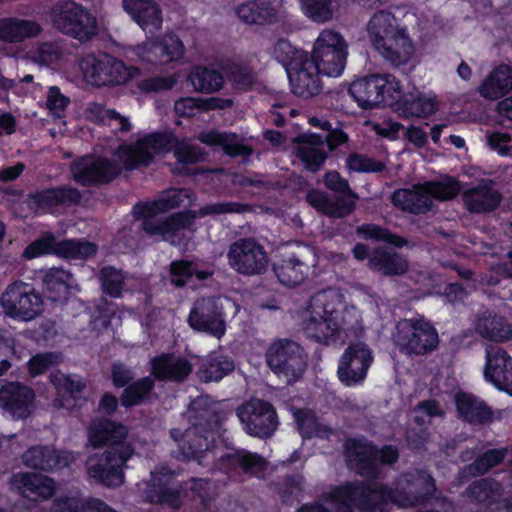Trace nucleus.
<instances>
[{
  "label": "nucleus",
  "instance_id": "obj_1",
  "mask_svg": "<svg viewBox=\"0 0 512 512\" xmlns=\"http://www.w3.org/2000/svg\"><path fill=\"white\" fill-rule=\"evenodd\" d=\"M436 491L433 476L423 469L404 473L394 486L386 483L358 482L343 490L346 497L358 495L361 512H389L388 505L412 508L430 502Z\"/></svg>",
  "mask_w": 512,
  "mask_h": 512
},
{
  "label": "nucleus",
  "instance_id": "obj_2",
  "mask_svg": "<svg viewBox=\"0 0 512 512\" xmlns=\"http://www.w3.org/2000/svg\"><path fill=\"white\" fill-rule=\"evenodd\" d=\"M188 414L190 427L183 433L179 429L170 431L171 437L178 443L176 458L205 465L209 454H213L216 448L215 434L222 426L224 415L218 403L208 395L193 399Z\"/></svg>",
  "mask_w": 512,
  "mask_h": 512
},
{
  "label": "nucleus",
  "instance_id": "obj_3",
  "mask_svg": "<svg viewBox=\"0 0 512 512\" xmlns=\"http://www.w3.org/2000/svg\"><path fill=\"white\" fill-rule=\"evenodd\" d=\"M273 57L286 71L291 92L302 99H310L323 90V73L308 59V51L296 47L289 40L279 38L273 46Z\"/></svg>",
  "mask_w": 512,
  "mask_h": 512
},
{
  "label": "nucleus",
  "instance_id": "obj_4",
  "mask_svg": "<svg viewBox=\"0 0 512 512\" xmlns=\"http://www.w3.org/2000/svg\"><path fill=\"white\" fill-rule=\"evenodd\" d=\"M375 50L391 65H406L415 48L406 28L399 27L394 14L379 10L370 18L367 26Z\"/></svg>",
  "mask_w": 512,
  "mask_h": 512
},
{
  "label": "nucleus",
  "instance_id": "obj_5",
  "mask_svg": "<svg viewBox=\"0 0 512 512\" xmlns=\"http://www.w3.org/2000/svg\"><path fill=\"white\" fill-rule=\"evenodd\" d=\"M342 303L329 300L325 291L314 294L308 306L309 317L303 330L307 338L322 344L336 343L343 329Z\"/></svg>",
  "mask_w": 512,
  "mask_h": 512
},
{
  "label": "nucleus",
  "instance_id": "obj_6",
  "mask_svg": "<svg viewBox=\"0 0 512 512\" xmlns=\"http://www.w3.org/2000/svg\"><path fill=\"white\" fill-rule=\"evenodd\" d=\"M344 450L349 460L353 462L356 473L365 479L348 481L335 486L331 489L330 496L337 502H351L354 504V508L361 512L357 493L351 497H346L343 490L348 484L358 482L379 483L377 480L380 478L381 470L376 459L377 445L365 438L351 437L346 439Z\"/></svg>",
  "mask_w": 512,
  "mask_h": 512
},
{
  "label": "nucleus",
  "instance_id": "obj_7",
  "mask_svg": "<svg viewBox=\"0 0 512 512\" xmlns=\"http://www.w3.org/2000/svg\"><path fill=\"white\" fill-rule=\"evenodd\" d=\"M348 54V43L343 35L333 29H324L308 52V59L324 76L337 78L345 70Z\"/></svg>",
  "mask_w": 512,
  "mask_h": 512
},
{
  "label": "nucleus",
  "instance_id": "obj_8",
  "mask_svg": "<svg viewBox=\"0 0 512 512\" xmlns=\"http://www.w3.org/2000/svg\"><path fill=\"white\" fill-rule=\"evenodd\" d=\"M362 109L390 106L398 94V80L391 74H372L353 81L348 88Z\"/></svg>",
  "mask_w": 512,
  "mask_h": 512
},
{
  "label": "nucleus",
  "instance_id": "obj_9",
  "mask_svg": "<svg viewBox=\"0 0 512 512\" xmlns=\"http://www.w3.org/2000/svg\"><path fill=\"white\" fill-rule=\"evenodd\" d=\"M265 359L271 371L278 377H284L289 384L298 381L307 368V354L290 339L272 342L266 350Z\"/></svg>",
  "mask_w": 512,
  "mask_h": 512
},
{
  "label": "nucleus",
  "instance_id": "obj_10",
  "mask_svg": "<svg viewBox=\"0 0 512 512\" xmlns=\"http://www.w3.org/2000/svg\"><path fill=\"white\" fill-rule=\"evenodd\" d=\"M394 341L406 355H425L438 347L439 336L433 324L420 317L400 320Z\"/></svg>",
  "mask_w": 512,
  "mask_h": 512
},
{
  "label": "nucleus",
  "instance_id": "obj_11",
  "mask_svg": "<svg viewBox=\"0 0 512 512\" xmlns=\"http://www.w3.org/2000/svg\"><path fill=\"white\" fill-rule=\"evenodd\" d=\"M98 247L95 243L77 238L57 240L52 233H47L30 243L24 250L28 259L43 255H54L66 261L87 259L96 255Z\"/></svg>",
  "mask_w": 512,
  "mask_h": 512
},
{
  "label": "nucleus",
  "instance_id": "obj_12",
  "mask_svg": "<svg viewBox=\"0 0 512 512\" xmlns=\"http://www.w3.org/2000/svg\"><path fill=\"white\" fill-rule=\"evenodd\" d=\"M4 314L14 320L28 322L43 311V296L33 284L15 281L8 285L0 298Z\"/></svg>",
  "mask_w": 512,
  "mask_h": 512
},
{
  "label": "nucleus",
  "instance_id": "obj_13",
  "mask_svg": "<svg viewBox=\"0 0 512 512\" xmlns=\"http://www.w3.org/2000/svg\"><path fill=\"white\" fill-rule=\"evenodd\" d=\"M79 66L86 82L95 87H114L130 79L125 63L107 53H89L81 58Z\"/></svg>",
  "mask_w": 512,
  "mask_h": 512
},
{
  "label": "nucleus",
  "instance_id": "obj_14",
  "mask_svg": "<svg viewBox=\"0 0 512 512\" xmlns=\"http://www.w3.org/2000/svg\"><path fill=\"white\" fill-rule=\"evenodd\" d=\"M53 24L57 30L80 42L91 40L98 32L96 18L75 2L61 5L53 14Z\"/></svg>",
  "mask_w": 512,
  "mask_h": 512
},
{
  "label": "nucleus",
  "instance_id": "obj_15",
  "mask_svg": "<svg viewBox=\"0 0 512 512\" xmlns=\"http://www.w3.org/2000/svg\"><path fill=\"white\" fill-rule=\"evenodd\" d=\"M81 199L82 194L77 188L63 184L31 192L25 202L36 215H45L77 206Z\"/></svg>",
  "mask_w": 512,
  "mask_h": 512
},
{
  "label": "nucleus",
  "instance_id": "obj_16",
  "mask_svg": "<svg viewBox=\"0 0 512 512\" xmlns=\"http://www.w3.org/2000/svg\"><path fill=\"white\" fill-rule=\"evenodd\" d=\"M237 415L246 433L260 439L271 437L279 424L274 406L266 400H253L241 406Z\"/></svg>",
  "mask_w": 512,
  "mask_h": 512
},
{
  "label": "nucleus",
  "instance_id": "obj_17",
  "mask_svg": "<svg viewBox=\"0 0 512 512\" xmlns=\"http://www.w3.org/2000/svg\"><path fill=\"white\" fill-rule=\"evenodd\" d=\"M228 260L239 274L259 275L266 271L268 255L254 238H241L230 245Z\"/></svg>",
  "mask_w": 512,
  "mask_h": 512
},
{
  "label": "nucleus",
  "instance_id": "obj_18",
  "mask_svg": "<svg viewBox=\"0 0 512 512\" xmlns=\"http://www.w3.org/2000/svg\"><path fill=\"white\" fill-rule=\"evenodd\" d=\"M373 354L363 342L350 343L342 354L337 374L342 384L351 387L362 383L373 362Z\"/></svg>",
  "mask_w": 512,
  "mask_h": 512
},
{
  "label": "nucleus",
  "instance_id": "obj_19",
  "mask_svg": "<svg viewBox=\"0 0 512 512\" xmlns=\"http://www.w3.org/2000/svg\"><path fill=\"white\" fill-rule=\"evenodd\" d=\"M182 486L173 472L166 467L151 473L144 490V499L151 504L166 505L173 509L182 506Z\"/></svg>",
  "mask_w": 512,
  "mask_h": 512
},
{
  "label": "nucleus",
  "instance_id": "obj_20",
  "mask_svg": "<svg viewBox=\"0 0 512 512\" xmlns=\"http://www.w3.org/2000/svg\"><path fill=\"white\" fill-rule=\"evenodd\" d=\"M192 329L204 332L220 339L226 332L223 307L213 297L202 298L195 302L188 316Z\"/></svg>",
  "mask_w": 512,
  "mask_h": 512
},
{
  "label": "nucleus",
  "instance_id": "obj_21",
  "mask_svg": "<svg viewBox=\"0 0 512 512\" xmlns=\"http://www.w3.org/2000/svg\"><path fill=\"white\" fill-rule=\"evenodd\" d=\"M135 449L125 447L124 451H105L98 462L88 468V474L96 482L107 487H118L124 482V468L134 455Z\"/></svg>",
  "mask_w": 512,
  "mask_h": 512
},
{
  "label": "nucleus",
  "instance_id": "obj_22",
  "mask_svg": "<svg viewBox=\"0 0 512 512\" xmlns=\"http://www.w3.org/2000/svg\"><path fill=\"white\" fill-rule=\"evenodd\" d=\"M88 443L94 449L107 447L105 451H111L112 448L118 451H124V448L135 449L134 445L129 442L128 428L117 421L101 418L93 420L88 427Z\"/></svg>",
  "mask_w": 512,
  "mask_h": 512
},
{
  "label": "nucleus",
  "instance_id": "obj_23",
  "mask_svg": "<svg viewBox=\"0 0 512 512\" xmlns=\"http://www.w3.org/2000/svg\"><path fill=\"white\" fill-rule=\"evenodd\" d=\"M73 179L82 186H99L111 183L121 174V167L112 159L97 157L89 162L71 165Z\"/></svg>",
  "mask_w": 512,
  "mask_h": 512
},
{
  "label": "nucleus",
  "instance_id": "obj_24",
  "mask_svg": "<svg viewBox=\"0 0 512 512\" xmlns=\"http://www.w3.org/2000/svg\"><path fill=\"white\" fill-rule=\"evenodd\" d=\"M390 106L405 119L428 118L438 110L437 97L434 94H425L416 87L411 91L403 92L398 81V94Z\"/></svg>",
  "mask_w": 512,
  "mask_h": 512
},
{
  "label": "nucleus",
  "instance_id": "obj_25",
  "mask_svg": "<svg viewBox=\"0 0 512 512\" xmlns=\"http://www.w3.org/2000/svg\"><path fill=\"white\" fill-rule=\"evenodd\" d=\"M43 295L56 304H66L72 294L80 291L75 276L63 267H51L41 272Z\"/></svg>",
  "mask_w": 512,
  "mask_h": 512
},
{
  "label": "nucleus",
  "instance_id": "obj_26",
  "mask_svg": "<svg viewBox=\"0 0 512 512\" xmlns=\"http://www.w3.org/2000/svg\"><path fill=\"white\" fill-rule=\"evenodd\" d=\"M22 462L25 467L45 473H55L70 465L71 454L68 451L57 450L48 445L30 446L22 454Z\"/></svg>",
  "mask_w": 512,
  "mask_h": 512
},
{
  "label": "nucleus",
  "instance_id": "obj_27",
  "mask_svg": "<svg viewBox=\"0 0 512 512\" xmlns=\"http://www.w3.org/2000/svg\"><path fill=\"white\" fill-rule=\"evenodd\" d=\"M486 381L512 395V357L503 348L486 351Z\"/></svg>",
  "mask_w": 512,
  "mask_h": 512
},
{
  "label": "nucleus",
  "instance_id": "obj_28",
  "mask_svg": "<svg viewBox=\"0 0 512 512\" xmlns=\"http://www.w3.org/2000/svg\"><path fill=\"white\" fill-rule=\"evenodd\" d=\"M458 417L473 426H484L493 422V409L480 397L467 392L455 396Z\"/></svg>",
  "mask_w": 512,
  "mask_h": 512
},
{
  "label": "nucleus",
  "instance_id": "obj_29",
  "mask_svg": "<svg viewBox=\"0 0 512 512\" xmlns=\"http://www.w3.org/2000/svg\"><path fill=\"white\" fill-rule=\"evenodd\" d=\"M185 47L175 34H165L148 44L142 55L144 61L156 65H167L181 59Z\"/></svg>",
  "mask_w": 512,
  "mask_h": 512
},
{
  "label": "nucleus",
  "instance_id": "obj_30",
  "mask_svg": "<svg viewBox=\"0 0 512 512\" xmlns=\"http://www.w3.org/2000/svg\"><path fill=\"white\" fill-rule=\"evenodd\" d=\"M215 467L225 474L240 468L245 474L260 476L267 469V461L257 453L238 450L234 453H225L215 461Z\"/></svg>",
  "mask_w": 512,
  "mask_h": 512
},
{
  "label": "nucleus",
  "instance_id": "obj_31",
  "mask_svg": "<svg viewBox=\"0 0 512 512\" xmlns=\"http://www.w3.org/2000/svg\"><path fill=\"white\" fill-rule=\"evenodd\" d=\"M192 369L188 359L173 353H162L151 359V373L159 381L183 382Z\"/></svg>",
  "mask_w": 512,
  "mask_h": 512
},
{
  "label": "nucleus",
  "instance_id": "obj_32",
  "mask_svg": "<svg viewBox=\"0 0 512 512\" xmlns=\"http://www.w3.org/2000/svg\"><path fill=\"white\" fill-rule=\"evenodd\" d=\"M34 399V390L19 382H11L0 390L3 408L17 418L25 419L30 415Z\"/></svg>",
  "mask_w": 512,
  "mask_h": 512
},
{
  "label": "nucleus",
  "instance_id": "obj_33",
  "mask_svg": "<svg viewBox=\"0 0 512 512\" xmlns=\"http://www.w3.org/2000/svg\"><path fill=\"white\" fill-rule=\"evenodd\" d=\"M124 10L146 33H155L162 27L160 6L154 0H123Z\"/></svg>",
  "mask_w": 512,
  "mask_h": 512
},
{
  "label": "nucleus",
  "instance_id": "obj_34",
  "mask_svg": "<svg viewBox=\"0 0 512 512\" xmlns=\"http://www.w3.org/2000/svg\"><path fill=\"white\" fill-rule=\"evenodd\" d=\"M391 201L400 210L415 215L426 214L433 205L425 184L397 189L392 193Z\"/></svg>",
  "mask_w": 512,
  "mask_h": 512
},
{
  "label": "nucleus",
  "instance_id": "obj_35",
  "mask_svg": "<svg viewBox=\"0 0 512 512\" xmlns=\"http://www.w3.org/2000/svg\"><path fill=\"white\" fill-rule=\"evenodd\" d=\"M236 14L249 25L266 26L279 21V11L273 0H247L237 6Z\"/></svg>",
  "mask_w": 512,
  "mask_h": 512
},
{
  "label": "nucleus",
  "instance_id": "obj_36",
  "mask_svg": "<svg viewBox=\"0 0 512 512\" xmlns=\"http://www.w3.org/2000/svg\"><path fill=\"white\" fill-rule=\"evenodd\" d=\"M509 447L488 449L478 455L473 462L460 468L457 479L461 484L468 483L473 478L487 474L492 468L503 463L508 455Z\"/></svg>",
  "mask_w": 512,
  "mask_h": 512
},
{
  "label": "nucleus",
  "instance_id": "obj_37",
  "mask_svg": "<svg viewBox=\"0 0 512 512\" xmlns=\"http://www.w3.org/2000/svg\"><path fill=\"white\" fill-rule=\"evenodd\" d=\"M41 32L42 27L35 20L17 17L0 18V42L20 43L39 36Z\"/></svg>",
  "mask_w": 512,
  "mask_h": 512
},
{
  "label": "nucleus",
  "instance_id": "obj_38",
  "mask_svg": "<svg viewBox=\"0 0 512 512\" xmlns=\"http://www.w3.org/2000/svg\"><path fill=\"white\" fill-rule=\"evenodd\" d=\"M502 194L491 186L477 185L466 190L463 201L467 210L471 213H489L496 210L502 201Z\"/></svg>",
  "mask_w": 512,
  "mask_h": 512
},
{
  "label": "nucleus",
  "instance_id": "obj_39",
  "mask_svg": "<svg viewBox=\"0 0 512 512\" xmlns=\"http://www.w3.org/2000/svg\"><path fill=\"white\" fill-rule=\"evenodd\" d=\"M272 270L282 285L296 287L306 279L309 267L295 254H290L275 260Z\"/></svg>",
  "mask_w": 512,
  "mask_h": 512
},
{
  "label": "nucleus",
  "instance_id": "obj_40",
  "mask_svg": "<svg viewBox=\"0 0 512 512\" xmlns=\"http://www.w3.org/2000/svg\"><path fill=\"white\" fill-rule=\"evenodd\" d=\"M512 89V68L507 64L495 67L480 85V94L489 100H498Z\"/></svg>",
  "mask_w": 512,
  "mask_h": 512
},
{
  "label": "nucleus",
  "instance_id": "obj_41",
  "mask_svg": "<svg viewBox=\"0 0 512 512\" xmlns=\"http://www.w3.org/2000/svg\"><path fill=\"white\" fill-rule=\"evenodd\" d=\"M222 71L236 92L252 91L257 83V72L247 61H228L222 66Z\"/></svg>",
  "mask_w": 512,
  "mask_h": 512
},
{
  "label": "nucleus",
  "instance_id": "obj_42",
  "mask_svg": "<svg viewBox=\"0 0 512 512\" xmlns=\"http://www.w3.org/2000/svg\"><path fill=\"white\" fill-rule=\"evenodd\" d=\"M294 419L302 439L330 440L336 434V431L330 425L320 421L312 410L297 409L294 412Z\"/></svg>",
  "mask_w": 512,
  "mask_h": 512
},
{
  "label": "nucleus",
  "instance_id": "obj_43",
  "mask_svg": "<svg viewBox=\"0 0 512 512\" xmlns=\"http://www.w3.org/2000/svg\"><path fill=\"white\" fill-rule=\"evenodd\" d=\"M476 332L484 339L494 342L509 340L512 337V327L503 316L486 311L475 324Z\"/></svg>",
  "mask_w": 512,
  "mask_h": 512
},
{
  "label": "nucleus",
  "instance_id": "obj_44",
  "mask_svg": "<svg viewBox=\"0 0 512 512\" xmlns=\"http://www.w3.org/2000/svg\"><path fill=\"white\" fill-rule=\"evenodd\" d=\"M369 266L386 276L402 275L408 270L406 259L386 247H377L372 251Z\"/></svg>",
  "mask_w": 512,
  "mask_h": 512
},
{
  "label": "nucleus",
  "instance_id": "obj_45",
  "mask_svg": "<svg viewBox=\"0 0 512 512\" xmlns=\"http://www.w3.org/2000/svg\"><path fill=\"white\" fill-rule=\"evenodd\" d=\"M187 82L196 92L212 94L224 87L225 78L219 70L197 65L188 74Z\"/></svg>",
  "mask_w": 512,
  "mask_h": 512
},
{
  "label": "nucleus",
  "instance_id": "obj_46",
  "mask_svg": "<svg viewBox=\"0 0 512 512\" xmlns=\"http://www.w3.org/2000/svg\"><path fill=\"white\" fill-rule=\"evenodd\" d=\"M118 157L127 171L148 167L154 161L153 153L149 151L142 137L134 143L120 145Z\"/></svg>",
  "mask_w": 512,
  "mask_h": 512
},
{
  "label": "nucleus",
  "instance_id": "obj_47",
  "mask_svg": "<svg viewBox=\"0 0 512 512\" xmlns=\"http://www.w3.org/2000/svg\"><path fill=\"white\" fill-rule=\"evenodd\" d=\"M234 369L235 364L230 357L214 352L202 362L197 374L203 382H218Z\"/></svg>",
  "mask_w": 512,
  "mask_h": 512
},
{
  "label": "nucleus",
  "instance_id": "obj_48",
  "mask_svg": "<svg viewBox=\"0 0 512 512\" xmlns=\"http://www.w3.org/2000/svg\"><path fill=\"white\" fill-rule=\"evenodd\" d=\"M23 493L33 499L48 500L55 494V481L46 475L36 473H22L17 480Z\"/></svg>",
  "mask_w": 512,
  "mask_h": 512
},
{
  "label": "nucleus",
  "instance_id": "obj_49",
  "mask_svg": "<svg viewBox=\"0 0 512 512\" xmlns=\"http://www.w3.org/2000/svg\"><path fill=\"white\" fill-rule=\"evenodd\" d=\"M171 282L175 287L182 288L193 276L198 281H205L213 276V270L198 268V262L187 259L174 260L169 265Z\"/></svg>",
  "mask_w": 512,
  "mask_h": 512
},
{
  "label": "nucleus",
  "instance_id": "obj_50",
  "mask_svg": "<svg viewBox=\"0 0 512 512\" xmlns=\"http://www.w3.org/2000/svg\"><path fill=\"white\" fill-rule=\"evenodd\" d=\"M155 388V381L150 376H145L132 381L127 385L121 395L120 404L124 408H132L149 400Z\"/></svg>",
  "mask_w": 512,
  "mask_h": 512
},
{
  "label": "nucleus",
  "instance_id": "obj_51",
  "mask_svg": "<svg viewBox=\"0 0 512 512\" xmlns=\"http://www.w3.org/2000/svg\"><path fill=\"white\" fill-rule=\"evenodd\" d=\"M465 495L475 503L492 505L500 496L499 484L492 478H480L472 481L465 490Z\"/></svg>",
  "mask_w": 512,
  "mask_h": 512
},
{
  "label": "nucleus",
  "instance_id": "obj_52",
  "mask_svg": "<svg viewBox=\"0 0 512 512\" xmlns=\"http://www.w3.org/2000/svg\"><path fill=\"white\" fill-rule=\"evenodd\" d=\"M125 275L122 270L107 265L100 269L99 280L104 294L111 298H119L125 285Z\"/></svg>",
  "mask_w": 512,
  "mask_h": 512
},
{
  "label": "nucleus",
  "instance_id": "obj_53",
  "mask_svg": "<svg viewBox=\"0 0 512 512\" xmlns=\"http://www.w3.org/2000/svg\"><path fill=\"white\" fill-rule=\"evenodd\" d=\"M94 497L62 494L53 499L51 512H90Z\"/></svg>",
  "mask_w": 512,
  "mask_h": 512
},
{
  "label": "nucleus",
  "instance_id": "obj_54",
  "mask_svg": "<svg viewBox=\"0 0 512 512\" xmlns=\"http://www.w3.org/2000/svg\"><path fill=\"white\" fill-rule=\"evenodd\" d=\"M305 16L317 23L332 19V0H299Z\"/></svg>",
  "mask_w": 512,
  "mask_h": 512
},
{
  "label": "nucleus",
  "instance_id": "obj_55",
  "mask_svg": "<svg viewBox=\"0 0 512 512\" xmlns=\"http://www.w3.org/2000/svg\"><path fill=\"white\" fill-rule=\"evenodd\" d=\"M142 139L154 156L172 151L178 138L172 132L158 131L146 134Z\"/></svg>",
  "mask_w": 512,
  "mask_h": 512
},
{
  "label": "nucleus",
  "instance_id": "obj_56",
  "mask_svg": "<svg viewBox=\"0 0 512 512\" xmlns=\"http://www.w3.org/2000/svg\"><path fill=\"white\" fill-rule=\"evenodd\" d=\"M429 197L440 201L452 200L460 191L459 181L451 176L446 181H430L425 183Z\"/></svg>",
  "mask_w": 512,
  "mask_h": 512
},
{
  "label": "nucleus",
  "instance_id": "obj_57",
  "mask_svg": "<svg viewBox=\"0 0 512 512\" xmlns=\"http://www.w3.org/2000/svg\"><path fill=\"white\" fill-rule=\"evenodd\" d=\"M296 155L311 173L318 172L328 158V154L317 147L299 146Z\"/></svg>",
  "mask_w": 512,
  "mask_h": 512
},
{
  "label": "nucleus",
  "instance_id": "obj_58",
  "mask_svg": "<svg viewBox=\"0 0 512 512\" xmlns=\"http://www.w3.org/2000/svg\"><path fill=\"white\" fill-rule=\"evenodd\" d=\"M346 165L351 171L363 173H378L385 169L383 162L357 152L349 154Z\"/></svg>",
  "mask_w": 512,
  "mask_h": 512
},
{
  "label": "nucleus",
  "instance_id": "obj_59",
  "mask_svg": "<svg viewBox=\"0 0 512 512\" xmlns=\"http://www.w3.org/2000/svg\"><path fill=\"white\" fill-rule=\"evenodd\" d=\"M183 498L191 500H200L205 503L209 500L210 480L191 477L189 480L181 482Z\"/></svg>",
  "mask_w": 512,
  "mask_h": 512
},
{
  "label": "nucleus",
  "instance_id": "obj_60",
  "mask_svg": "<svg viewBox=\"0 0 512 512\" xmlns=\"http://www.w3.org/2000/svg\"><path fill=\"white\" fill-rule=\"evenodd\" d=\"M346 193H336L333 199H330L327 216L331 218L343 219L351 215L356 209V201Z\"/></svg>",
  "mask_w": 512,
  "mask_h": 512
},
{
  "label": "nucleus",
  "instance_id": "obj_61",
  "mask_svg": "<svg viewBox=\"0 0 512 512\" xmlns=\"http://www.w3.org/2000/svg\"><path fill=\"white\" fill-rule=\"evenodd\" d=\"M58 365V356L53 352H43L33 355L28 363V372L32 377L43 375L52 367Z\"/></svg>",
  "mask_w": 512,
  "mask_h": 512
},
{
  "label": "nucleus",
  "instance_id": "obj_62",
  "mask_svg": "<svg viewBox=\"0 0 512 512\" xmlns=\"http://www.w3.org/2000/svg\"><path fill=\"white\" fill-rule=\"evenodd\" d=\"M196 219L195 211L186 209L184 211L175 212L166 218L167 227L169 231V237L175 236V234L182 230L192 226Z\"/></svg>",
  "mask_w": 512,
  "mask_h": 512
},
{
  "label": "nucleus",
  "instance_id": "obj_63",
  "mask_svg": "<svg viewBox=\"0 0 512 512\" xmlns=\"http://www.w3.org/2000/svg\"><path fill=\"white\" fill-rule=\"evenodd\" d=\"M173 153L177 161L181 164H197L203 161V153L199 148L193 145H189L185 142H181L177 139L174 145Z\"/></svg>",
  "mask_w": 512,
  "mask_h": 512
},
{
  "label": "nucleus",
  "instance_id": "obj_64",
  "mask_svg": "<svg viewBox=\"0 0 512 512\" xmlns=\"http://www.w3.org/2000/svg\"><path fill=\"white\" fill-rule=\"evenodd\" d=\"M325 187L335 194L346 193L353 198H359L358 194L350 187L347 179L343 178L336 170L327 171L323 177Z\"/></svg>",
  "mask_w": 512,
  "mask_h": 512
}]
</instances>
